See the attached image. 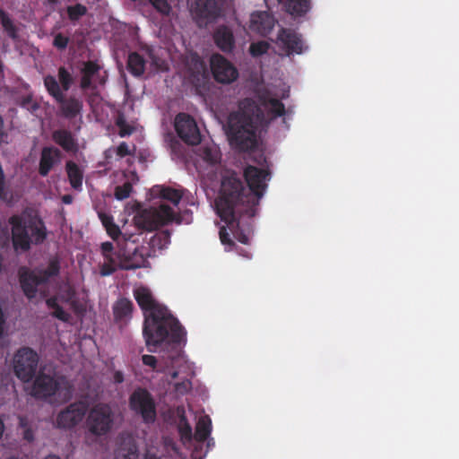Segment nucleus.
<instances>
[{"instance_id":"nucleus-1","label":"nucleus","mask_w":459,"mask_h":459,"mask_svg":"<svg viewBox=\"0 0 459 459\" xmlns=\"http://www.w3.org/2000/svg\"><path fill=\"white\" fill-rule=\"evenodd\" d=\"M254 89L256 100L244 99L238 104V110L228 117L227 134L230 144L241 152L255 148L259 126L284 114V105L272 96L269 88Z\"/></svg>"},{"instance_id":"nucleus-2","label":"nucleus","mask_w":459,"mask_h":459,"mask_svg":"<svg viewBox=\"0 0 459 459\" xmlns=\"http://www.w3.org/2000/svg\"><path fill=\"white\" fill-rule=\"evenodd\" d=\"M134 297L143 312V334L150 351L163 342L180 343L186 331L170 311L160 304L150 289L141 286L134 290Z\"/></svg>"},{"instance_id":"nucleus-3","label":"nucleus","mask_w":459,"mask_h":459,"mask_svg":"<svg viewBox=\"0 0 459 459\" xmlns=\"http://www.w3.org/2000/svg\"><path fill=\"white\" fill-rule=\"evenodd\" d=\"M249 196L241 177L235 171H226L221 178L215 208L218 216L230 230L238 227L242 215L251 218L256 214L257 206Z\"/></svg>"},{"instance_id":"nucleus-4","label":"nucleus","mask_w":459,"mask_h":459,"mask_svg":"<svg viewBox=\"0 0 459 459\" xmlns=\"http://www.w3.org/2000/svg\"><path fill=\"white\" fill-rule=\"evenodd\" d=\"M12 226V241L15 250L28 251L31 244H41L46 237V227L40 219L13 215L9 218Z\"/></svg>"},{"instance_id":"nucleus-5","label":"nucleus","mask_w":459,"mask_h":459,"mask_svg":"<svg viewBox=\"0 0 459 459\" xmlns=\"http://www.w3.org/2000/svg\"><path fill=\"white\" fill-rule=\"evenodd\" d=\"M176 220V212L168 204H160L159 207L143 209L134 217V223L137 229L146 231H153Z\"/></svg>"},{"instance_id":"nucleus-6","label":"nucleus","mask_w":459,"mask_h":459,"mask_svg":"<svg viewBox=\"0 0 459 459\" xmlns=\"http://www.w3.org/2000/svg\"><path fill=\"white\" fill-rule=\"evenodd\" d=\"M114 424V413L106 403H98L89 411L85 421L87 435L100 437L108 435Z\"/></svg>"},{"instance_id":"nucleus-7","label":"nucleus","mask_w":459,"mask_h":459,"mask_svg":"<svg viewBox=\"0 0 459 459\" xmlns=\"http://www.w3.org/2000/svg\"><path fill=\"white\" fill-rule=\"evenodd\" d=\"M39 357L30 347L20 348L13 356V371L23 383H29L36 376Z\"/></svg>"},{"instance_id":"nucleus-8","label":"nucleus","mask_w":459,"mask_h":459,"mask_svg":"<svg viewBox=\"0 0 459 459\" xmlns=\"http://www.w3.org/2000/svg\"><path fill=\"white\" fill-rule=\"evenodd\" d=\"M129 408L135 414L141 416L146 424L153 423L157 417L156 403L149 391L144 388H136L129 397Z\"/></svg>"},{"instance_id":"nucleus-9","label":"nucleus","mask_w":459,"mask_h":459,"mask_svg":"<svg viewBox=\"0 0 459 459\" xmlns=\"http://www.w3.org/2000/svg\"><path fill=\"white\" fill-rule=\"evenodd\" d=\"M116 255L119 260L117 264L112 254L104 255V263L111 264V265H117L120 269L132 270L140 268L143 265L145 259L142 255L138 254V248H127V239L124 238L123 243L118 242V250Z\"/></svg>"},{"instance_id":"nucleus-10","label":"nucleus","mask_w":459,"mask_h":459,"mask_svg":"<svg viewBox=\"0 0 459 459\" xmlns=\"http://www.w3.org/2000/svg\"><path fill=\"white\" fill-rule=\"evenodd\" d=\"M195 90L211 109L222 110L233 103L236 88H195Z\"/></svg>"},{"instance_id":"nucleus-11","label":"nucleus","mask_w":459,"mask_h":459,"mask_svg":"<svg viewBox=\"0 0 459 459\" xmlns=\"http://www.w3.org/2000/svg\"><path fill=\"white\" fill-rule=\"evenodd\" d=\"M247 185V191L250 194V200H254L255 204L258 206L260 199L263 197L267 185L265 180L269 173L255 166H247L243 174Z\"/></svg>"},{"instance_id":"nucleus-12","label":"nucleus","mask_w":459,"mask_h":459,"mask_svg":"<svg viewBox=\"0 0 459 459\" xmlns=\"http://www.w3.org/2000/svg\"><path fill=\"white\" fill-rule=\"evenodd\" d=\"M174 127L178 137L188 145H197L202 137L195 120L186 113H179L175 117Z\"/></svg>"},{"instance_id":"nucleus-13","label":"nucleus","mask_w":459,"mask_h":459,"mask_svg":"<svg viewBox=\"0 0 459 459\" xmlns=\"http://www.w3.org/2000/svg\"><path fill=\"white\" fill-rule=\"evenodd\" d=\"M212 74L220 83L229 84L238 77L235 65L221 54H213L210 59Z\"/></svg>"},{"instance_id":"nucleus-14","label":"nucleus","mask_w":459,"mask_h":459,"mask_svg":"<svg viewBox=\"0 0 459 459\" xmlns=\"http://www.w3.org/2000/svg\"><path fill=\"white\" fill-rule=\"evenodd\" d=\"M192 13L199 26L214 22L221 13V0H195Z\"/></svg>"},{"instance_id":"nucleus-15","label":"nucleus","mask_w":459,"mask_h":459,"mask_svg":"<svg viewBox=\"0 0 459 459\" xmlns=\"http://www.w3.org/2000/svg\"><path fill=\"white\" fill-rule=\"evenodd\" d=\"M88 406L83 402H75L61 411L56 416L59 429H70L78 425L84 418Z\"/></svg>"},{"instance_id":"nucleus-16","label":"nucleus","mask_w":459,"mask_h":459,"mask_svg":"<svg viewBox=\"0 0 459 459\" xmlns=\"http://www.w3.org/2000/svg\"><path fill=\"white\" fill-rule=\"evenodd\" d=\"M30 395L37 399H48L56 394L60 383L54 377L39 372L34 377Z\"/></svg>"},{"instance_id":"nucleus-17","label":"nucleus","mask_w":459,"mask_h":459,"mask_svg":"<svg viewBox=\"0 0 459 459\" xmlns=\"http://www.w3.org/2000/svg\"><path fill=\"white\" fill-rule=\"evenodd\" d=\"M69 88H47L50 95H52L59 103L62 115L67 118L72 119L80 115L82 109V102L75 98H66L64 91Z\"/></svg>"},{"instance_id":"nucleus-18","label":"nucleus","mask_w":459,"mask_h":459,"mask_svg":"<svg viewBox=\"0 0 459 459\" xmlns=\"http://www.w3.org/2000/svg\"><path fill=\"white\" fill-rule=\"evenodd\" d=\"M274 16L266 11H256L251 13L249 30L262 37H268L277 24Z\"/></svg>"},{"instance_id":"nucleus-19","label":"nucleus","mask_w":459,"mask_h":459,"mask_svg":"<svg viewBox=\"0 0 459 459\" xmlns=\"http://www.w3.org/2000/svg\"><path fill=\"white\" fill-rule=\"evenodd\" d=\"M81 74L80 86H102L107 80V72L96 62L91 60L82 63Z\"/></svg>"},{"instance_id":"nucleus-20","label":"nucleus","mask_w":459,"mask_h":459,"mask_svg":"<svg viewBox=\"0 0 459 459\" xmlns=\"http://www.w3.org/2000/svg\"><path fill=\"white\" fill-rule=\"evenodd\" d=\"M19 279L24 295L29 299H34L38 292V286L42 284L37 276L36 271L21 268L19 271Z\"/></svg>"},{"instance_id":"nucleus-21","label":"nucleus","mask_w":459,"mask_h":459,"mask_svg":"<svg viewBox=\"0 0 459 459\" xmlns=\"http://www.w3.org/2000/svg\"><path fill=\"white\" fill-rule=\"evenodd\" d=\"M61 152L56 147H44L41 150L39 173L42 177H47L53 167L60 161Z\"/></svg>"},{"instance_id":"nucleus-22","label":"nucleus","mask_w":459,"mask_h":459,"mask_svg":"<svg viewBox=\"0 0 459 459\" xmlns=\"http://www.w3.org/2000/svg\"><path fill=\"white\" fill-rule=\"evenodd\" d=\"M213 39L216 46L222 52L230 53L235 47V38L233 32L228 26H219L213 33Z\"/></svg>"},{"instance_id":"nucleus-23","label":"nucleus","mask_w":459,"mask_h":459,"mask_svg":"<svg viewBox=\"0 0 459 459\" xmlns=\"http://www.w3.org/2000/svg\"><path fill=\"white\" fill-rule=\"evenodd\" d=\"M311 8L312 0H289V16L298 23L307 20Z\"/></svg>"},{"instance_id":"nucleus-24","label":"nucleus","mask_w":459,"mask_h":459,"mask_svg":"<svg viewBox=\"0 0 459 459\" xmlns=\"http://www.w3.org/2000/svg\"><path fill=\"white\" fill-rule=\"evenodd\" d=\"M54 142L67 152H77V143L72 133L65 129H59L53 132Z\"/></svg>"},{"instance_id":"nucleus-25","label":"nucleus","mask_w":459,"mask_h":459,"mask_svg":"<svg viewBox=\"0 0 459 459\" xmlns=\"http://www.w3.org/2000/svg\"><path fill=\"white\" fill-rule=\"evenodd\" d=\"M126 180L119 186H117L114 190V196L117 200L122 201L127 199L132 191L133 186L138 181V176L135 171H130L128 174H124Z\"/></svg>"},{"instance_id":"nucleus-26","label":"nucleus","mask_w":459,"mask_h":459,"mask_svg":"<svg viewBox=\"0 0 459 459\" xmlns=\"http://www.w3.org/2000/svg\"><path fill=\"white\" fill-rule=\"evenodd\" d=\"M308 49L309 46L303 39V35L291 30L289 27V58L293 55H302Z\"/></svg>"},{"instance_id":"nucleus-27","label":"nucleus","mask_w":459,"mask_h":459,"mask_svg":"<svg viewBox=\"0 0 459 459\" xmlns=\"http://www.w3.org/2000/svg\"><path fill=\"white\" fill-rule=\"evenodd\" d=\"M134 309L133 302L126 298L119 299L113 306V315L117 322L130 318Z\"/></svg>"},{"instance_id":"nucleus-28","label":"nucleus","mask_w":459,"mask_h":459,"mask_svg":"<svg viewBox=\"0 0 459 459\" xmlns=\"http://www.w3.org/2000/svg\"><path fill=\"white\" fill-rule=\"evenodd\" d=\"M65 169L71 186L75 190H80L82 186L83 178L82 169L73 160L66 162Z\"/></svg>"},{"instance_id":"nucleus-29","label":"nucleus","mask_w":459,"mask_h":459,"mask_svg":"<svg viewBox=\"0 0 459 459\" xmlns=\"http://www.w3.org/2000/svg\"><path fill=\"white\" fill-rule=\"evenodd\" d=\"M186 65L195 79L199 80L200 77H204L206 74V65L197 54L190 56L187 59Z\"/></svg>"},{"instance_id":"nucleus-30","label":"nucleus","mask_w":459,"mask_h":459,"mask_svg":"<svg viewBox=\"0 0 459 459\" xmlns=\"http://www.w3.org/2000/svg\"><path fill=\"white\" fill-rule=\"evenodd\" d=\"M212 432V421L208 416L199 419L195 426V439L197 442H204Z\"/></svg>"},{"instance_id":"nucleus-31","label":"nucleus","mask_w":459,"mask_h":459,"mask_svg":"<svg viewBox=\"0 0 459 459\" xmlns=\"http://www.w3.org/2000/svg\"><path fill=\"white\" fill-rule=\"evenodd\" d=\"M145 61L137 52H133L128 56L127 69L134 76H140L143 74Z\"/></svg>"},{"instance_id":"nucleus-32","label":"nucleus","mask_w":459,"mask_h":459,"mask_svg":"<svg viewBox=\"0 0 459 459\" xmlns=\"http://www.w3.org/2000/svg\"><path fill=\"white\" fill-rule=\"evenodd\" d=\"M46 304L48 308L53 309V312L51 313L52 316L59 319L62 322H68L70 320V314L65 311L63 307L58 304L56 296L47 299Z\"/></svg>"},{"instance_id":"nucleus-33","label":"nucleus","mask_w":459,"mask_h":459,"mask_svg":"<svg viewBox=\"0 0 459 459\" xmlns=\"http://www.w3.org/2000/svg\"><path fill=\"white\" fill-rule=\"evenodd\" d=\"M0 22L9 38L13 40L18 39V28L9 14L3 9H0Z\"/></svg>"},{"instance_id":"nucleus-34","label":"nucleus","mask_w":459,"mask_h":459,"mask_svg":"<svg viewBox=\"0 0 459 459\" xmlns=\"http://www.w3.org/2000/svg\"><path fill=\"white\" fill-rule=\"evenodd\" d=\"M116 126L118 127V134L121 137L131 135L134 132V127L126 122L122 114L116 118Z\"/></svg>"},{"instance_id":"nucleus-35","label":"nucleus","mask_w":459,"mask_h":459,"mask_svg":"<svg viewBox=\"0 0 459 459\" xmlns=\"http://www.w3.org/2000/svg\"><path fill=\"white\" fill-rule=\"evenodd\" d=\"M178 432L182 440L191 441L193 438L192 428L186 416L182 415L179 419Z\"/></svg>"},{"instance_id":"nucleus-36","label":"nucleus","mask_w":459,"mask_h":459,"mask_svg":"<svg viewBox=\"0 0 459 459\" xmlns=\"http://www.w3.org/2000/svg\"><path fill=\"white\" fill-rule=\"evenodd\" d=\"M160 196L163 199L170 201L174 205H178L182 198L181 193L171 187H162L160 190Z\"/></svg>"},{"instance_id":"nucleus-37","label":"nucleus","mask_w":459,"mask_h":459,"mask_svg":"<svg viewBox=\"0 0 459 459\" xmlns=\"http://www.w3.org/2000/svg\"><path fill=\"white\" fill-rule=\"evenodd\" d=\"M87 8L82 4H76L67 7V14L71 21H78L82 16L85 15Z\"/></svg>"},{"instance_id":"nucleus-38","label":"nucleus","mask_w":459,"mask_h":459,"mask_svg":"<svg viewBox=\"0 0 459 459\" xmlns=\"http://www.w3.org/2000/svg\"><path fill=\"white\" fill-rule=\"evenodd\" d=\"M269 47V43L264 40L251 43L249 47L250 55L254 57L261 56L268 51Z\"/></svg>"},{"instance_id":"nucleus-39","label":"nucleus","mask_w":459,"mask_h":459,"mask_svg":"<svg viewBox=\"0 0 459 459\" xmlns=\"http://www.w3.org/2000/svg\"><path fill=\"white\" fill-rule=\"evenodd\" d=\"M108 235L115 241L123 243L124 238H126V234H122L119 227L115 223L112 222L110 225L108 226V228L105 229ZM131 237L126 238L127 241L129 240Z\"/></svg>"},{"instance_id":"nucleus-40","label":"nucleus","mask_w":459,"mask_h":459,"mask_svg":"<svg viewBox=\"0 0 459 459\" xmlns=\"http://www.w3.org/2000/svg\"><path fill=\"white\" fill-rule=\"evenodd\" d=\"M200 152L203 160L210 164H216L220 159L218 152L211 147H203Z\"/></svg>"},{"instance_id":"nucleus-41","label":"nucleus","mask_w":459,"mask_h":459,"mask_svg":"<svg viewBox=\"0 0 459 459\" xmlns=\"http://www.w3.org/2000/svg\"><path fill=\"white\" fill-rule=\"evenodd\" d=\"M75 295L76 292L74 288L70 284H66L61 289V292L59 294V297H57V299H59L61 301L65 303H71L75 299Z\"/></svg>"},{"instance_id":"nucleus-42","label":"nucleus","mask_w":459,"mask_h":459,"mask_svg":"<svg viewBox=\"0 0 459 459\" xmlns=\"http://www.w3.org/2000/svg\"><path fill=\"white\" fill-rule=\"evenodd\" d=\"M153 7L162 14H169L171 7L167 0H149Z\"/></svg>"},{"instance_id":"nucleus-43","label":"nucleus","mask_w":459,"mask_h":459,"mask_svg":"<svg viewBox=\"0 0 459 459\" xmlns=\"http://www.w3.org/2000/svg\"><path fill=\"white\" fill-rule=\"evenodd\" d=\"M58 78L61 82V86H70V84L73 82V77L71 74L64 66H61L58 69Z\"/></svg>"},{"instance_id":"nucleus-44","label":"nucleus","mask_w":459,"mask_h":459,"mask_svg":"<svg viewBox=\"0 0 459 459\" xmlns=\"http://www.w3.org/2000/svg\"><path fill=\"white\" fill-rule=\"evenodd\" d=\"M167 140L169 141V148L174 154L178 156L183 154V146L179 140H178L173 135H169Z\"/></svg>"},{"instance_id":"nucleus-45","label":"nucleus","mask_w":459,"mask_h":459,"mask_svg":"<svg viewBox=\"0 0 459 459\" xmlns=\"http://www.w3.org/2000/svg\"><path fill=\"white\" fill-rule=\"evenodd\" d=\"M68 43V37L63 35L62 33H57L53 40V46L59 50L65 49L67 48Z\"/></svg>"},{"instance_id":"nucleus-46","label":"nucleus","mask_w":459,"mask_h":459,"mask_svg":"<svg viewBox=\"0 0 459 459\" xmlns=\"http://www.w3.org/2000/svg\"><path fill=\"white\" fill-rule=\"evenodd\" d=\"M20 105L30 111H35L39 108V104L32 100L30 95L25 96L21 100Z\"/></svg>"},{"instance_id":"nucleus-47","label":"nucleus","mask_w":459,"mask_h":459,"mask_svg":"<svg viewBox=\"0 0 459 459\" xmlns=\"http://www.w3.org/2000/svg\"><path fill=\"white\" fill-rule=\"evenodd\" d=\"M48 273L53 276H57L60 273V262L58 258H51L47 267Z\"/></svg>"},{"instance_id":"nucleus-48","label":"nucleus","mask_w":459,"mask_h":459,"mask_svg":"<svg viewBox=\"0 0 459 459\" xmlns=\"http://www.w3.org/2000/svg\"><path fill=\"white\" fill-rule=\"evenodd\" d=\"M117 459H138L137 446L132 439H130L127 454L123 455L122 458L118 456Z\"/></svg>"},{"instance_id":"nucleus-49","label":"nucleus","mask_w":459,"mask_h":459,"mask_svg":"<svg viewBox=\"0 0 459 459\" xmlns=\"http://www.w3.org/2000/svg\"><path fill=\"white\" fill-rule=\"evenodd\" d=\"M7 198L5 176L2 166L0 165V200H5Z\"/></svg>"},{"instance_id":"nucleus-50","label":"nucleus","mask_w":459,"mask_h":459,"mask_svg":"<svg viewBox=\"0 0 459 459\" xmlns=\"http://www.w3.org/2000/svg\"><path fill=\"white\" fill-rule=\"evenodd\" d=\"M117 269V265H111V264L103 263L100 268V274L101 276H108L114 273Z\"/></svg>"},{"instance_id":"nucleus-51","label":"nucleus","mask_w":459,"mask_h":459,"mask_svg":"<svg viewBox=\"0 0 459 459\" xmlns=\"http://www.w3.org/2000/svg\"><path fill=\"white\" fill-rule=\"evenodd\" d=\"M191 389V382L185 380L175 385V390L181 394L187 393Z\"/></svg>"},{"instance_id":"nucleus-52","label":"nucleus","mask_w":459,"mask_h":459,"mask_svg":"<svg viewBox=\"0 0 459 459\" xmlns=\"http://www.w3.org/2000/svg\"><path fill=\"white\" fill-rule=\"evenodd\" d=\"M117 155L120 158L131 155V151L128 144L126 142H122L117 148Z\"/></svg>"},{"instance_id":"nucleus-53","label":"nucleus","mask_w":459,"mask_h":459,"mask_svg":"<svg viewBox=\"0 0 459 459\" xmlns=\"http://www.w3.org/2000/svg\"><path fill=\"white\" fill-rule=\"evenodd\" d=\"M36 273H37V276L38 278L39 279L40 282L42 284H46L48 282V281L50 280V278H52L53 276L48 273V269L45 268V269H39V270H37L36 271Z\"/></svg>"},{"instance_id":"nucleus-54","label":"nucleus","mask_w":459,"mask_h":459,"mask_svg":"<svg viewBox=\"0 0 459 459\" xmlns=\"http://www.w3.org/2000/svg\"><path fill=\"white\" fill-rule=\"evenodd\" d=\"M3 143H8V134L4 130V119L0 116V145Z\"/></svg>"},{"instance_id":"nucleus-55","label":"nucleus","mask_w":459,"mask_h":459,"mask_svg":"<svg viewBox=\"0 0 459 459\" xmlns=\"http://www.w3.org/2000/svg\"><path fill=\"white\" fill-rule=\"evenodd\" d=\"M276 39L281 42L283 49L287 48V29L281 28L277 34Z\"/></svg>"},{"instance_id":"nucleus-56","label":"nucleus","mask_w":459,"mask_h":459,"mask_svg":"<svg viewBox=\"0 0 459 459\" xmlns=\"http://www.w3.org/2000/svg\"><path fill=\"white\" fill-rule=\"evenodd\" d=\"M143 363L146 366H149L151 368H155L157 364V359L152 355H143L142 357Z\"/></svg>"},{"instance_id":"nucleus-57","label":"nucleus","mask_w":459,"mask_h":459,"mask_svg":"<svg viewBox=\"0 0 459 459\" xmlns=\"http://www.w3.org/2000/svg\"><path fill=\"white\" fill-rule=\"evenodd\" d=\"M99 217L105 229L108 228V226L112 222H114L113 217L109 214L101 212L99 214Z\"/></svg>"},{"instance_id":"nucleus-58","label":"nucleus","mask_w":459,"mask_h":459,"mask_svg":"<svg viewBox=\"0 0 459 459\" xmlns=\"http://www.w3.org/2000/svg\"><path fill=\"white\" fill-rule=\"evenodd\" d=\"M220 238L222 244L226 245H231L233 242L229 235V233L226 231L225 228H221L220 230Z\"/></svg>"},{"instance_id":"nucleus-59","label":"nucleus","mask_w":459,"mask_h":459,"mask_svg":"<svg viewBox=\"0 0 459 459\" xmlns=\"http://www.w3.org/2000/svg\"><path fill=\"white\" fill-rule=\"evenodd\" d=\"M101 253H102V255H108V254H112V251L114 249V246L111 242H103L101 244Z\"/></svg>"},{"instance_id":"nucleus-60","label":"nucleus","mask_w":459,"mask_h":459,"mask_svg":"<svg viewBox=\"0 0 459 459\" xmlns=\"http://www.w3.org/2000/svg\"><path fill=\"white\" fill-rule=\"evenodd\" d=\"M6 325V317L3 311V309L0 307V338L4 336V330Z\"/></svg>"},{"instance_id":"nucleus-61","label":"nucleus","mask_w":459,"mask_h":459,"mask_svg":"<svg viewBox=\"0 0 459 459\" xmlns=\"http://www.w3.org/2000/svg\"><path fill=\"white\" fill-rule=\"evenodd\" d=\"M23 438L29 442L34 440V433L30 428H27L23 430Z\"/></svg>"},{"instance_id":"nucleus-62","label":"nucleus","mask_w":459,"mask_h":459,"mask_svg":"<svg viewBox=\"0 0 459 459\" xmlns=\"http://www.w3.org/2000/svg\"><path fill=\"white\" fill-rule=\"evenodd\" d=\"M44 82H45V86H58L56 79L54 77H51V76L47 77L45 79Z\"/></svg>"},{"instance_id":"nucleus-63","label":"nucleus","mask_w":459,"mask_h":459,"mask_svg":"<svg viewBox=\"0 0 459 459\" xmlns=\"http://www.w3.org/2000/svg\"><path fill=\"white\" fill-rule=\"evenodd\" d=\"M114 381L115 383L120 384L124 381V375L120 371H117L114 374Z\"/></svg>"},{"instance_id":"nucleus-64","label":"nucleus","mask_w":459,"mask_h":459,"mask_svg":"<svg viewBox=\"0 0 459 459\" xmlns=\"http://www.w3.org/2000/svg\"><path fill=\"white\" fill-rule=\"evenodd\" d=\"M73 196L71 195H65L62 196V202L65 204H70L73 202Z\"/></svg>"}]
</instances>
